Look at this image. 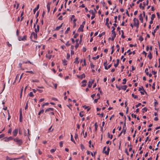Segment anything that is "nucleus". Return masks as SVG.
Returning <instances> with one entry per match:
<instances>
[{"instance_id":"obj_42","label":"nucleus","mask_w":160,"mask_h":160,"mask_svg":"<svg viewBox=\"0 0 160 160\" xmlns=\"http://www.w3.org/2000/svg\"><path fill=\"white\" fill-rule=\"evenodd\" d=\"M105 34V32H103L101 34H100L99 35V37H101L102 36L104 35Z\"/></svg>"},{"instance_id":"obj_24","label":"nucleus","mask_w":160,"mask_h":160,"mask_svg":"<svg viewBox=\"0 0 160 160\" xmlns=\"http://www.w3.org/2000/svg\"><path fill=\"white\" fill-rule=\"evenodd\" d=\"M78 58L76 57L75 58V61L74 62V63H76V64H78L79 63V61H78Z\"/></svg>"},{"instance_id":"obj_57","label":"nucleus","mask_w":160,"mask_h":160,"mask_svg":"<svg viewBox=\"0 0 160 160\" xmlns=\"http://www.w3.org/2000/svg\"><path fill=\"white\" fill-rule=\"evenodd\" d=\"M122 34L121 35V37H122V38H125V36H124L123 35L124 34V33H123V32L122 30Z\"/></svg>"},{"instance_id":"obj_28","label":"nucleus","mask_w":160,"mask_h":160,"mask_svg":"<svg viewBox=\"0 0 160 160\" xmlns=\"http://www.w3.org/2000/svg\"><path fill=\"white\" fill-rule=\"evenodd\" d=\"M47 8L48 9V12H49L50 10V4L49 3L47 5Z\"/></svg>"},{"instance_id":"obj_19","label":"nucleus","mask_w":160,"mask_h":160,"mask_svg":"<svg viewBox=\"0 0 160 160\" xmlns=\"http://www.w3.org/2000/svg\"><path fill=\"white\" fill-rule=\"evenodd\" d=\"M148 57L150 59H151L152 58V55L151 52H149V54L148 56Z\"/></svg>"},{"instance_id":"obj_21","label":"nucleus","mask_w":160,"mask_h":160,"mask_svg":"<svg viewBox=\"0 0 160 160\" xmlns=\"http://www.w3.org/2000/svg\"><path fill=\"white\" fill-rule=\"evenodd\" d=\"M13 139V138L12 137H10L5 140V142H8V141Z\"/></svg>"},{"instance_id":"obj_39","label":"nucleus","mask_w":160,"mask_h":160,"mask_svg":"<svg viewBox=\"0 0 160 160\" xmlns=\"http://www.w3.org/2000/svg\"><path fill=\"white\" fill-rule=\"evenodd\" d=\"M142 112L143 113H144V112L147 111V108H146L145 107V108H142Z\"/></svg>"},{"instance_id":"obj_62","label":"nucleus","mask_w":160,"mask_h":160,"mask_svg":"<svg viewBox=\"0 0 160 160\" xmlns=\"http://www.w3.org/2000/svg\"><path fill=\"white\" fill-rule=\"evenodd\" d=\"M117 16L114 17V22L116 23L117 22Z\"/></svg>"},{"instance_id":"obj_34","label":"nucleus","mask_w":160,"mask_h":160,"mask_svg":"<svg viewBox=\"0 0 160 160\" xmlns=\"http://www.w3.org/2000/svg\"><path fill=\"white\" fill-rule=\"evenodd\" d=\"M49 104V103L48 102H45L42 105V108H44V106H45V105H48Z\"/></svg>"},{"instance_id":"obj_29","label":"nucleus","mask_w":160,"mask_h":160,"mask_svg":"<svg viewBox=\"0 0 160 160\" xmlns=\"http://www.w3.org/2000/svg\"><path fill=\"white\" fill-rule=\"evenodd\" d=\"M112 36H113L114 37H116V34L115 31H112Z\"/></svg>"},{"instance_id":"obj_64","label":"nucleus","mask_w":160,"mask_h":160,"mask_svg":"<svg viewBox=\"0 0 160 160\" xmlns=\"http://www.w3.org/2000/svg\"><path fill=\"white\" fill-rule=\"evenodd\" d=\"M141 105V103H139L138 104L136 105V108L138 107L139 106H140Z\"/></svg>"},{"instance_id":"obj_6","label":"nucleus","mask_w":160,"mask_h":160,"mask_svg":"<svg viewBox=\"0 0 160 160\" xmlns=\"http://www.w3.org/2000/svg\"><path fill=\"white\" fill-rule=\"evenodd\" d=\"M139 91H140V93L142 95H144V92L147 93L144 90L142 86H141V88H139L138 89Z\"/></svg>"},{"instance_id":"obj_31","label":"nucleus","mask_w":160,"mask_h":160,"mask_svg":"<svg viewBox=\"0 0 160 160\" xmlns=\"http://www.w3.org/2000/svg\"><path fill=\"white\" fill-rule=\"evenodd\" d=\"M148 71V68H146L145 69V72L146 73V74L147 75H148V74L149 73Z\"/></svg>"},{"instance_id":"obj_60","label":"nucleus","mask_w":160,"mask_h":160,"mask_svg":"<svg viewBox=\"0 0 160 160\" xmlns=\"http://www.w3.org/2000/svg\"><path fill=\"white\" fill-rule=\"evenodd\" d=\"M37 91H38V92L39 93H41V92H43V90H41V89H37Z\"/></svg>"},{"instance_id":"obj_11","label":"nucleus","mask_w":160,"mask_h":160,"mask_svg":"<svg viewBox=\"0 0 160 160\" xmlns=\"http://www.w3.org/2000/svg\"><path fill=\"white\" fill-rule=\"evenodd\" d=\"M84 25H81L79 28H78V32H83V28H84Z\"/></svg>"},{"instance_id":"obj_38","label":"nucleus","mask_w":160,"mask_h":160,"mask_svg":"<svg viewBox=\"0 0 160 160\" xmlns=\"http://www.w3.org/2000/svg\"><path fill=\"white\" fill-rule=\"evenodd\" d=\"M108 137L110 138L111 139H112V138L113 137V135H110L109 133L108 132Z\"/></svg>"},{"instance_id":"obj_33","label":"nucleus","mask_w":160,"mask_h":160,"mask_svg":"<svg viewBox=\"0 0 160 160\" xmlns=\"http://www.w3.org/2000/svg\"><path fill=\"white\" fill-rule=\"evenodd\" d=\"M56 148H52L50 150V152L51 153H52L54 152L56 150Z\"/></svg>"},{"instance_id":"obj_46","label":"nucleus","mask_w":160,"mask_h":160,"mask_svg":"<svg viewBox=\"0 0 160 160\" xmlns=\"http://www.w3.org/2000/svg\"><path fill=\"white\" fill-rule=\"evenodd\" d=\"M29 95L30 97H33V93L32 92H30L29 93Z\"/></svg>"},{"instance_id":"obj_59","label":"nucleus","mask_w":160,"mask_h":160,"mask_svg":"<svg viewBox=\"0 0 160 160\" xmlns=\"http://www.w3.org/2000/svg\"><path fill=\"white\" fill-rule=\"evenodd\" d=\"M90 66H91V68H93L94 67V65H93L92 63H90Z\"/></svg>"},{"instance_id":"obj_58","label":"nucleus","mask_w":160,"mask_h":160,"mask_svg":"<svg viewBox=\"0 0 160 160\" xmlns=\"http://www.w3.org/2000/svg\"><path fill=\"white\" fill-rule=\"evenodd\" d=\"M125 152L127 155H129V153L128 152V150L127 149H125Z\"/></svg>"},{"instance_id":"obj_43","label":"nucleus","mask_w":160,"mask_h":160,"mask_svg":"<svg viewBox=\"0 0 160 160\" xmlns=\"http://www.w3.org/2000/svg\"><path fill=\"white\" fill-rule=\"evenodd\" d=\"M123 82H122V84H124L126 83L127 80L126 79H124L123 80Z\"/></svg>"},{"instance_id":"obj_63","label":"nucleus","mask_w":160,"mask_h":160,"mask_svg":"<svg viewBox=\"0 0 160 160\" xmlns=\"http://www.w3.org/2000/svg\"><path fill=\"white\" fill-rule=\"evenodd\" d=\"M79 46V44L78 43H76V45L75 46V48L77 49Z\"/></svg>"},{"instance_id":"obj_20","label":"nucleus","mask_w":160,"mask_h":160,"mask_svg":"<svg viewBox=\"0 0 160 160\" xmlns=\"http://www.w3.org/2000/svg\"><path fill=\"white\" fill-rule=\"evenodd\" d=\"M78 77H79L81 79H82L83 78H84L85 77V75L84 73L82 74L81 75L78 76Z\"/></svg>"},{"instance_id":"obj_7","label":"nucleus","mask_w":160,"mask_h":160,"mask_svg":"<svg viewBox=\"0 0 160 160\" xmlns=\"http://www.w3.org/2000/svg\"><path fill=\"white\" fill-rule=\"evenodd\" d=\"M32 37L34 39H36L37 38V35L36 33H35L34 32H33L31 33V35L30 37V38Z\"/></svg>"},{"instance_id":"obj_15","label":"nucleus","mask_w":160,"mask_h":160,"mask_svg":"<svg viewBox=\"0 0 160 160\" xmlns=\"http://www.w3.org/2000/svg\"><path fill=\"white\" fill-rule=\"evenodd\" d=\"M139 19L142 22H143V17L142 16V14L141 13L140 14L139 16Z\"/></svg>"},{"instance_id":"obj_1","label":"nucleus","mask_w":160,"mask_h":160,"mask_svg":"<svg viewBox=\"0 0 160 160\" xmlns=\"http://www.w3.org/2000/svg\"><path fill=\"white\" fill-rule=\"evenodd\" d=\"M54 110V108H49L46 109L45 110V112H49V113L50 115H54V113L52 112Z\"/></svg>"},{"instance_id":"obj_35","label":"nucleus","mask_w":160,"mask_h":160,"mask_svg":"<svg viewBox=\"0 0 160 160\" xmlns=\"http://www.w3.org/2000/svg\"><path fill=\"white\" fill-rule=\"evenodd\" d=\"M71 140L72 141L75 143V142L73 138V136L72 134H71Z\"/></svg>"},{"instance_id":"obj_5","label":"nucleus","mask_w":160,"mask_h":160,"mask_svg":"<svg viewBox=\"0 0 160 160\" xmlns=\"http://www.w3.org/2000/svg\"><path fill=\"white\" fill-rule=\"evenodd\" d=\"M106 148V147H105L103 148V152L104 153H105L106 155H108L109 154V147L108 148L107 150L105 151Z\"/></svg>"},{"instance_id":"obj_50","label":"nucleus","mask_w":160,"mask_h":160,"mask_svg":"<svg viewBox=\"0 0 160 160\" xmlns=\"http://www.w3.org/2000/svg\"><path fill=\"white\" fill-rule=\"evenodd\" d=\"M155 102H154V106L156 107L157 106V105L158 104V102H157V101L155 99Z\"/></svg>"},{"instance_id":"obj_26","label":"nucleus","mask_w":160,"mask_h":160,"mask_svg":"<svg viewBox=\"0 0 160 160\" xmlns=\"http://www.w3.org/2000/svg\"><path fill=\"white\" fill-rule=\"evenodd\" d=\"M62 24H63V23H62L61 24L60 26L56 27V28L55 30H59L62 27Z\"/></svg>"},{"instance_id":"obj_40","label":"nucleus","mask_w":160,"mask_h":160,"mask_svg":"<svg viewBox=\"0 0 160 160\" xmlns=\"http://www.w3.org/2000/svg\"><path fill=\"white\" fill-rule=\"evenodd\" d=\"M70 30V28L68 27L67 28V30L65 31V34H67L68 33V31H69Z\"/></svg>"},{"instance_id":"obj_25","label":"nucleus","mask_w":160,"mask_h":160,"mask_svg":"<svg viewBox=\"0 0 160 160\" xmlns=\"http://www.w3.org/2000/svg\"><path fill=\"white\" fill-rule=\"evenodd\" d=\"M67 61L66 60L64 59V60H63L62 63L63 64V65L64 66H66L67 65Z\"/></svg>"},{"instance_id":"obj_44","label":"nucleus","mask_w":160,"mask_h":160,"mask_svg":"<svg viewBox=\"0 0 160 160\" xmlns=\"http://www.w3.org/2000/svg\"><path fill=\"white\" fill-rule=\"evenodd\" d=\"M52 127V126H51L48 129V132H51L53 131V129H52L51 131V129Z\"/></svg>"},{"instance_id":"obj_2","label":"nucleus","mask_w":160,"mask_h":160,"mask_svg":"<svg viewBox=\"0 0 160 160\" xmlns=\"http://www.w3.org/2000/svg\"><path fill=\"white\" fill-rule=\"evenodd\" d=\"M14 142L17 143V144L19 146H21L22 143V141L21 139H19L17 137L13 139Z\"/></svg>"},{"instance_id":"obj_10","label":"nucleus","mask_w":160,"mask_h":160,"mask_svg":"<svg viewBox=\"0 0 160 160\" xmlns=\"http://www.w3.org/2000/svg\"><path fill=\"white\" fill-rule=\"evenodd\" d=\"M18 128H16V129H15L13 131L12 134H13V136H17V135L18 134Z\"/></svg>"},{"instance_id":"obj_47","label":"nucleus","mask_w":160,"mask_h":160,"mask_svg":"<svg viewBox=\"0 0 160 160\" xmlns=\"http://www.w3.org/2000/svg\"><path fill=\"white\" fill-rule=\"evenodd\" d=\"M70 57V55L69 53H67V55L66 58L68 59H69Z\"/></svg>"},{"instance_id":"obj_53","label":"nucleus","mask_w":160,"mask_h":160,"mask_svg":"<svg viewBox=\"0 0 160 160\" xmlns=\"http://www.w3.org/2000/svg\"><path fill=\"white\" fill-rule=\"evenodd\" d=\"M131 116L132 118H136V115L135 114H134L133 113L131 114Z\"/></svg>"},{"instance_id":"obj_41","label":"nucleus","mask_w":160,"mask_h":160,"mask_svg":"<svg viewBox=\"0 0 160 160\" xmlns=\"http://www.w3.org/2000/svg\"><path fill=\"white\" fill-rule=\"evenodd\" d=\"M155 17V15L154 14H152V16H151V20H153L154 19Z\"/></svg>"},{"instance_id":"obj_55","label":"nucleus","mask_w":160,"mask_h":160,"mask_svg":"<svg viewBox=\"0 0 160 160\" xmlns=\"http://www.w3.org/2000/svg\"><path fill=\"white\" fill-rule=\"evenodd\" d=\"M66 45L67 46H69L70 45V43L69 42V41H68L66 43Z\"/></svg>"},{"instance_id":"obj_48","label":"nucleus","mask_w":160,"mask_h":160,"mask_svg":"<svg viewBox=\"0 0 160 160\" xmlns=\"http://www.w3.org/2000/svg\"><path fill=\"white\" fill-rule=\"evenodd\" d=\"M52 57V56L51 55L48 56L47 55H46V57L48 58L49 59H50Z\"/></svg>"},{"instance_id":"obj_32","label":"nucleus","mask_w":160,"mask_h":160,"mask_svg":"<svg viewBox=\"0 0 160 160\" xmlns=\"http://www.w3.org/2000/svg\"><path fill=\"white\" fill-rule=\"evenodd\" d=\"M99 57V55H97L96 57H93L92 58V59L94 60H96L97 59H98Z\"/></svg>"},{"instance_id":"obj_16","label":"nucleus","mask_w":160,"mask_h":160,"mask_svg":"<svg viewBox=\"0 0 160 160\" xmlns=\"http://www.w3.org/2000/svg\"><path fill=\"white\" fill-rule=\"evenodd\" d=\"M39 7V4H38L37 7L33 9V12L34 14H35L36 12V11L38 9Z\"/></svg>"},{"instance_id":"obj_9","label":"nucleus","mask_w":160,"mask_h":160,"mask_svg":"<svg viewBox=\"0 0 160 160\" xmlns=\"http://www.w3.org/2000/svg\"><path fill=\"white\" fill-rule=\"evenodd\" d=\"M94 80H90L88 82V86L89 88H90L92 87V84L94 82Z\"/></svg>"},{"instance_id":"obj_56","label":"nucleus","mask_w":160,"mask_h":160,"mask_svg":"<svg viewBox=\"0 0 160 160\" xmlns=\"http://www.w3.org/2000/svg\"><path fill=\"white\" fill-rule=\"evenodd\" d=\"M28 101L27 102V103L26 104V106L24 107L25 109V110L27 109L28 108Z\"/></svg>"},{"instance_id":"obj_14","label":"nucleus","mask_w":160,"mask_h":160,"mask_svg":"<svg viewBox=\"0 0 160 160\" xmlns=\"http://www.w3.org/2000/svg\"><path fill=\"white\" fill-rule=\"evenodd\" d=\"M39 31V25L37 26V28H35L34 31L36 33Z\"/></svg>"},{"instance_id":"obj_3","label":"nucleus","mask_w":160,"mask_h":160,"mask_svg":"<svg viewBox=\"0 0 160 160\" xmlns=\"http://www.w3.org/2000/svg\"><path fill=\"white\" fill-rule=\"evenodd\" d=\"M116 87L117 89H118V90H119L120 89H122L124 90H126L127 86L126 85L124 86H118V85L116 84Z\"/></svg>"},{"instance_id":"obj_54","label":"nucleus","mask_w":160,"mask_h":160,"mask_svg":"<svg viewBox=\"0 0 160 160\" xmlns=\"http://www.w3.org/2000/svg\"><path fill=\"white\" fill-rule=\"evenodd\" d=\"M63 142L62 141H61L59 143V146L60 147H62Z\"/></svg>"},{"instance_id":"obj_36","label":"nucleus","mask_w":160,"mask_h":160,"mask_svg":"<svg viewBox=\"0 0 160 160\" xmlns=\"http://www.w3.org/2000/svg\"><path fill=\"white\" fill-rule=\"evenodd\" d=\"M31 81L33 82H39V81L37 79H32L31 80Z\"/></svg>"},{"instance_id":"obj_17","label":"nucleus","mask_w":160,"mask_h":160,"mask_svg":"<svg viewBox=\"0 0 160 160\" xmlns=\"http://www.w3.org/2000/svg\"><path fill=\"white\" fill-rule=\"evenodd\" d=\"M148 0H147L146 1V3H145V2H143V6L142 7V9H144V7L146 5H148Z\"/></svg>"},{"instance_id":"obj_61","label":"nucleus","mask_w":160,"mask_h":160,"mask_svg":"<svg viewBox=\"0 0 160 160\" xmlns=\"http://www.w3.org/2000/svg\"><path fill=\"white\" fill-rule=\"evenodd\" d=\"M152 87V88L153 89H155V82H154L153 83Z\"/></svg>"},{"instance_id":"obj_18","label":"nucleus","mask_w":160,"mask_h":160,"mask_svg":"<svg viewBox=\"0 0 160 160\" xmlns=\"http://www.w3.org/2000/svg\"><path fill=\"white\" fill-rule=\"evenodd\" d=\"M87 83V81L86 80H83L82 81V83H83V84L82 85V86L83 87H84L86 86V83Z\"/></svg>"},{"instance_id":"obj_51","label":"nucleus","mask_w":160,"mask_h":160,"mask_svg":"<svg viewBox=\"0 0 160 160\" xmlns=\"http://www.w3.org/2000/svg\"><path fill=\"white\" fill-rule=\"evenodd\" d=\"M26 72V73H30L32 74H34V72L32 71H27Z\"/></svg>"},{"instance_id":"obj_4","label":"nucleus","mask_w":160,"mask_h":160,"mask_svg":"<svg viewBox=\"0 0 160 160\" xmlns=\"http://www.w3.org/2000/svg\"><path fill=\"white\" fill-rule=\"evenodd\" d=\"M133 21L134 22V26H136L138 28L139 24V21L136 18H134L133 19Z\"/></svg>"},{"instance_id":"obj_45","label":"nucleus","mask_w":160,"mask_h":160,"mask_svg":"<svg viewBox=\"0 0 160 160\" xmlns=\"http://www.w3.org/2000/svg\"><path fill=\"white\" fill-rule=\"evenodd\" d=\"M139 40L140 41V42H142L143 40V38L142 36H140L139 38Z\"/></svg>"},{"instance_id":"obj_52","label":"nucleus","mask_w":160,"mask_h":160,"mask_svg":"<svg viewBox=\"0 0 160 160\" xmlns=\"http://www.w3.org/2000/svg\"><path fill=\"white\" fill-rule=\"evenodd\" d=\"M127 52H128V55H130L132 54V52H130V50L129 49L127 51Z\"/></svg>"},{"instance_id":"obj_22","label":"nucleus","mask_w":160,"mask_h":160,"mask_svg":"<svg viewBox=\"0 0 160 160\" xmlns=\"http://www.w3.org/2000/svg\"><path fill=\"white\" fill-rule=\"evenodd\" d=\"M117 63L116 64H114V66L115 67H117L118 66V65L119 64V59H117Z\"/></svg>"},{"instance_id":"obj_27","label":"nucleus","mask_w":160,"mask_h":160,"mask_svg":"<svg viewBox=\"0 0 160 160\" xmlns=\"http://www.w3.org/2000/svg\"><path fill=\"white\" fill-rule=\"evenodd\" d=\"M22 121V113H21L19 115V121L20 122H21Z\"/></svg>"},{"instance_id":"obj_13","label":"nucleus","mask_w":160,"mask_h":160,"mask_svg":"<svg viewBox=\"0 0 160 160\" xmlns=\"http://www.w3.org/2000/svg\"><path fill=\"white\" fill-rule=\"evenodd\" d=\"M159 26L158 25L156 26V28L154 29L153 31L152 32V34L154 36L155 33L156 32V31L159 28Z\"/></svg>"},{"instance_id":"obj_8","label":"nucleus","mask_w":160,"mask_h":160,"mask_svg":"<svg viewBox=\"0 0 160 160\" xmlns=\"http://www.w3.org/2000/svg\"><path fill=\"white\" fill-rule=\"evenodd\" d=\"M27 39V36L26 35L24 36L22 38L21 37H19L18 38V40L19 41H25Z\"/></svg>"},{"instance_id":"obj_12","label":"nucleus","mask_w":160,"mask_h":160,"mask_svg":"<svg viewBox=\"0 0 160 160\" xmlns=\"http://www.w3.org/2000/svg\"><path fill=\"white\" fill-rule=\"evenodd\" d=\"M89 12L92 14V15H95L97 13V11L95 9H94V11L92 10H90Z\"/></svg>"},{"instance_id":"obj_30","label":"nucleus","mask_w":160,"mask_h":160,"mask_svg":"<svg viewBox=\"0 0 160 160\" xmlns=\"http://www.w3.org/2000/svg\"><path fill=\"white\" fill-rule=\"evenodd\" d=\"M132 96L135 99H136L138 98V96L137 95H135L133 93L132 94Z\"/></svg>"},{"instance_id":"obj_23","label":"nucleus","mask_w":160,"mask_h":160,"mask_svg":"<svg viewBox=\"0 0 160 160\" xmlns=\"http://www.w3.org/2000/svg\"><path fill=\"white\" fill-rule=\"evenodd\" d=\"M29 131L28 129V133H27L25 131L24 132V135L25 136H28L29 135Z\"/></svg>"},{"instance_id":"obj_49","label":"nucleus","mask_w":160,"mask_h":160,"mask_svg":"<svg viewBox=\"0 0 160 160\" xmlns=\"http://www.w3.org/2000/svg\"><path fill=\"white\" fill-rule=\"evenodd\" d=\"M116 47L117 48V49H118L117 51L118 52L119 50V45L118 44H117L116 45Z\"/></svg>"},{"instance_id":"obj_37","label":"nucleus","mask_w":160,"mask_h":160,"mask_svg":"<svg viewBox=\"0 0 160 160\" xmlns=\"http://www.w3.org/2000/svg\"><path fill=\"white\" fill-rule=\"evenodd\" d=\"M80 147H81V149L83 151V150L85 148L84 146L82 144H80Z\"/></svg>"}]
</instances>
